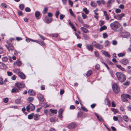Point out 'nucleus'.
Wrapping results in <instances>:
<instances>
[{
	"label": "nucleus",
	"mask_w": 131,
	"mask_h": 131,
	"mask_svg": "<svg viewBox=\"0 0 131 131\" xmlns=\"http://www.w3.org/2000/svg\"><path fill=\"white\" fill-rule=\"evenodd\" d=\"M121 25L117 21H115L110 24L111 29L115 31H121L123 30V28L121 27Z\"/></svg>",
	"instance_id": "nucleus-1"
},
{
	"label": "nucleus",
	"mask_w": 131,
	"mask_h": 131,
	"mask_svg": "<svg viewBox=\"0 0 131 131\" xmlns=\"http://www.w3.org/2000/svg\"><path fill=\"white\" fill-rule=\"evenodd\" d=\"M116 75L118 80L121 82H123L126 79V77L122 73L117 72L116 73Z\"/></svg>",
	"instance_id": "nucleus-2"
},
{
	"label": "nucleus",
	"mask_w": 131,
	"mask_h": 131,
	"mask_svg": "<svg viewBox=\"0 0 131 131\" xmlns=\"http://www.w3.org/2000/svg\"><path fill=\"white\" fill-rule=\"evenodd\" d=\"M7 42L8 46L6 45V47L10 52H12L14 50V48L13 45L12 41L11 40L8 41Z\"/></svg>",
	"instance_id": "nucleus-3"
},
{
	"label": "nucleus",
	"mask_w": 131,
	"mask_h": 131,
	"mask_svg": "<svg viewBox=\"0 0 131 131\" xmlns=\"http://www.w3.org/2000/svg\"><path fill=\"white\" fill-rule=\"evenodd\" d=\"M112 88L114 92L115 93H117L119 91L120 88L118 85L114 83L112 85Z\"/></svg>",
	"instance_id": "nucleus-4"
},
{
	"label": "nucleus",
	"mask_w": 131,
	"mask_h": 131,
	"mask_svg": "<svg viewBox=\"0 0 131 131\" xmlns=\"http://www.w3.org/2000/svg\"><path fill=\"white\" fill-rule=\"evenodd\" d=\"M35 106L32 104L30 103L26 107V109L27 112H29L30 110L33 111L35 109Z\"/></svg>",
	"instance_id": "nucleus-5"
},
{
	"label": "nucleus",
	"mask_w": 131,
	"mask_h": 131,
	"mask_svg": "<svg viewBox=\"0 0 131 131\" xmlns=\"http://www.w3.org/2000/svg\"><path fill=\"white\" fill-rule=\"evenodd\" d=\"M119 33L120 36L123 37H129L130 34L129 32L126 31H121Z\"/></svg>",
	"instance_id": "nucleus-6"
},
{
	"label": "nucleus",
	"mask_w": 131,
	"mask_h": 131,
	"mask_svg": "<svg viewBox=\"0 0 131 131\" xmlns=\"http://www.w3.org/2000/svg\"><path fill=\"white\" fill-rule=\"evenodd\" d=\"M15 86L18 88V89H19L20 88H24L25 86V85L24 83L18 82L16 83L15 84Z\"/></svg>",
	"instance_id": "nucleus-7"
},
{
	"label": "nucleus",
	"mask_w": 131,
	"mask_h": 131,
	"mask_svg": "<svg viewBox=\"0 0 131 131\" xmlns=\"http://www.w3.org/2000/svg\"><path fill=\"white\" fill-rule=\"evenodd\" d=\"M125 14L123 13H122L120 14H117L114 16V18L120 20L122 17L124 16Z\"/></svg>",
	"instance_id": "nucleus-8"
},
{
	"label": "nucleus",
	"mask_w": 131,
	"mask_h": 131,
	"mask_svg": "<svg viewBox=\"0 0 131 131\" xmlns=\"http://www.w3.org/2000/svg\"><path fill=\"white\" fill-rule=\"evenodd\" d=\"M38 98L39 101L41 102H43L44 100V98L43 95L41 94H38Z\"/></svg>",
	"instance_id": "nucleus-9"
},
{
	"label": "nucleus",
	"mask_w": 131,
	"mask_h": 131,
	"mask_svg": "<svg viewBox=\"0 0 131 131\" xmlns=\"http://www.w3.org/2000/svg\"><path fill=\"white\" fill-rule=\"evenodd\" d=\"M86 48L89 51H92L93 49V46L91 44H87L86 45Z\"/></svg>",
	"instance_id": "nucleus-10"
},
{
	"label": "nucleus",
	"mask_w": 131,
	"mask_h": 131,
	"mask_svg": "<svg viewBox=\"0 0 131 131\" xmlns=\"http://www.w3.org/2000/svg\"><path fill=\"white\" fill-rule=\"evenodd\" d=\"M52 19V18H49L48 17L46 16L45 18V22L47 24H49L51 22Z\"/></svg>",
	"instance_id": "nucleus-11"
},
{
	"label": "nucleus",
	"mask_w": 131,
	"mask_h": 131,
	"mask_svg": "<svg viewBox=\"0 0 131 131\" xmlns=\"http://www.w3.org/2000/svg\"><path fill=\"white\" fill-rule=\"evenodd\" d=\"M7 66L4 63L0 62V68L2 69H5L7 68Z\"/></svg>",
	"instance_id": "nucleus-12"
},
{
	"label": "nucleus",
	"mask_w": 131,
	"mask_h": 131,
	"mask_svg": "<svg viewBox=\"0 0 131 131\" xmlns=\"http://www.w3.org/2000/svg\"><path fill=\"white\" fill-rule=\"evenodd\" d=\"M76 126V124L74 123H71L69 124L68 127L69 129H72L75 128Z\"/></svg>",
	"instance_id": "nucleus-13"
},
{
	"label": "nucleus",
	"mask_w": 131,
	"mask_h": 131,
	"mask_svg": "<svg viewBox=\"0 0 131 131\" xmlns=\"http://www.w3.org/2000/svg\"><path fill=\"white\" fill-rule=\"evenodd\" d=\"M40 118V115L36 114L34 115V119L35 121H38L39 119Z\"/></svg>",
	"instance_id": "nucleus-14"
},
{
	"label": "nucleus",
	"mask_w": 131,
	"mask_h": 131,
	"mask_svg": "<svg viewBox=\"0 0 131 131\" xmlns=\"http://www.w3.org/2000/svg\"><path fill=\"white\" fill-rule=\"evenodd\" d=\"M18 75L22 79H24L26 78L25 75L21 72L18 73Z\"/></svg>",
	"instance_id": "nucleus-15"
},
{
	"label": "nucleus",
	"mask_w": 131,
	"mask_h": 131,
	"mask_svg": "<svg viewBox=\"0 0 131 131\" xmlns=\"http://www.w3.org/2000/svg\"><path fill=\"white\" fill-rule=\"evenodd\" d=\"M115 2L114 0H109L107 3V7H111V5Z\"/></svg>",
	"instance_id": "nucleus-16"
},
{
	"label": "nucleus",
	"mask_w": 131,
	"mask_h": 131,
	"mask_svg": "<svg viewBox=\"0 0 131 131\" xmlns=\"http://www.w3.org/2000/svg\"><path fill=\"white\" fill-rule=\"evenodd\" d=\"M121 63L124 65H126L128 64L129 62L128 60L126 59H123L122 60Z\"/></svg>",
	"instance_id": "nucleus-17"
},
{
	"label": "nucleus",
	"mask_w": 131,
	"mask_h": 131,
	"mask_svg": "<svg viewBox=\"0 0 131 131\" xmlns=\"http://www.w3.org/2000/svg\"><path fill=\"white\" fill-rule=\"evenodd\" d=\"M103 15L105 16L106 19L107 20H108L110 18L108 14H107V12L106 11H104Z\"/></svg>",
	"instance_id": "nucleus-18"
},
{
	"label": "nucleus",
	"mask_w": 131,
	"mask_h": 131,
	"mask_svg": "<svg viewBox=\"0 0 131 131\" xmlns=\"http://www.w3.org/2000/svg\"><path fill=\"white\" fill-rule=\"evenodd\" d=\"M86 114L84 112H80L78 113L77 116L78 117H80L83 116H85Z\"/></svg>",
	"instance_id": "nucleus-19"
},
{
	"label": "nucleus",
	"mask_w": 131,
	"mask_h": 131,
	"mask_svg": "<svg viewBox=\"0 0 131 131\" xmlns=\"http://www.w3.org/2000/svg\"><path fill=\"white\" fill-rule=\"evenodd\" d=\"M95 47L98 49H101L103 48V46L102 45L97 43L95 45Z\"/></svg>",
	"instance_id": "nucleus-20"
},
{
	"label": "nucleus",
	"mask_w": 131,
	"mask_h": 131,
	"mask_svg": "<svg viewBox=\"0 0 131 131\" xmlns=\"http://www.w3.org/2000/svg\"><path fill=\"white\" fill-rule=\"evenodd\" d=\"M102 52L103 53V54H104L105 56H106L108 58H110V55L109 54V53L107 52L104 51L103 50H102Z\"/></svg>",
	"instance_id": "nucleus-21"
},
{
	"label": "nucleus",
	"mask_w": 131,
	"mask_h": 131,
	"mask_svg": "<svg viewBox=\"0 0 131 131\" xmlns=\"http://www.w3.org/2000/svg\"><path fill=\"white\" fill-rule=\"evenodd\" d=\"M28 93L30 95L33 96L35 95L36 94L35 92L31 90H29L28 91Z\"/></svg>",
	"instance_id": "nucleus-22"
},
{
	"label": "nucleus",
	"mask_w": 131,
	"mask_h": 131,
	"mask_svg": "<svg viewBox=\"0 0 131 131\" xmlns=\"http://www.w3.org/2000/svg\"><path fill=\"white\" fill-rule=\"evenodd\" d=\"M80 29L84 33H88L89 31V30L87 29L84 27H81L80 28Z\"/></svg>",
	"instance_id": "nucleus-23"
},
{
	"label": "nucleus",
	"mask_w": 131,
	"mask_h": 131,
	"mask_svg": "<svg viewBox=\"0 0 131 131\" xmlns=\"http://www.w3.org/2000/svg\"><path fill=\"white\" fill-rule=\"evenodd\" d=\"M122 98V101L123 102H126L128 101L127 100V98H126L125 96V95H122L121 96Z\"/></svg>",
	"instance_id": "nucleus-24"
},
{
	"label": "nucleus",
	"mask_w": 131,
	"mask_h": 131,
	"mask_svg": "<svg viewBox=\"0 0 131 131\" xmlns=\"http://www.w3.org/2000/svg\"><path fill=\"white\" fill-rule=\"evenodd\" d=\"M18 91H19L18 89L15 88L12 89L11 90V92L12 93L18 92Z\"/></svg>",
	"instance_id": "nucleus-25"
},
{
	"label": "nucleus",
	"mask_w": 131,
	"mask_h": 131,
	"mask_svg": "<svg viewBox=\"0 0 131 131\" xmlns=\"http://www.w3.org/2000/svg\"><path fill=\"white\" fill-rule=\"evenodd\" d=\"M34 114L32 113L28 115V118L29 119H31L34 118Z\"/></svg>",
	"instance_id": "nucleus-26"
},
{
	"label": "nucleus",
	"mask_w": 131,
	"mask_h": 131,
	"mask_svg": "<svg viewBox=\"0 0 131 131\" xmlns=\"http://www.w3.org/2000/svg\"><path fill=\"white\" fill-rule=\"evenodd\" d=\"M105 103H106V104L108 105L109 107L110 106L111 103L110 100L107 99H106L105 100Z\"/></svg>",
	"instance_id": "nucleus-27"
},
{
	"label": "nucleus",
	"mask_w": 131,
	"mask_h": 131,
	"mask_svg": "<svg viewBox=\"0 0 131 131\" xmlns=\"http://www.w3.org/2000/svg\"><path fill=\"white\" fill-rule=\"evenodd\" d=\"M123 119L126 122H128V117L126 115L123 116Z\"/></svg>",
	"instance_id": "nucleus-28"
},
{
	"label": "nucleus",
	"mask_w": 131,
	"mask_h": 131,
	"mask_svg": "<svg viewBox=\"0 0 131 131\" xmlns=\"http://www.w3.org/2000/svg\"><path fill=\"white\" fill-rule=\"evenodd\" d=\"M83 38L85 40H88L89 38V36L87 34H83Z\"/></svg>",
	"instance_id": "nucleus-29"
},
{
	"label": "nucleus",
	"mask_w": 131,
	"mask_h": 131,
	"mask_svg": "<svg viewBox=\"0 0 131 131\" xmlns=\"http://www.w3.org/2000/svg\"><path fill=\"white\" fill-rule=\"evenodd\" d=\"M116 66L119 69H120L122 71H125V69L122 67L121 65L117 64Z\"/></svg>",
	"instance_id": "nucleus-30"
},
{
	"label": "nucleus",
	"mask_w": 131,
	"mask_h": 131,
	"mask_svg": "<svg viewBox=\"0 0 131 131\" xmlns=\"http://www.w3.org/2000/svg\"><path fill=\"white\" fill-rule=\"evenodd\" d=\"M106 29V26H103L100 28V31H101L103 30Z\"/></svg>",
	"instance_id": "nucleus-31"
},
{
	"label": "nucleus",
	"mask_w": 131,
	"mask_h": 131,
	"mask_svg": "<svg viewBox=\"0 0 131 131\" xmlns=\"http://www.w3.org/2000/svg\"><path fill=\"white\" fill-rule=\"evenodd\" d=\"M50 111L52 113L56 114L57 112V111L56 110L50 109Z\"/></svg>",
	"instance_id": "nucleus-32"
},
{
	"label": "nucleus",
	"mask_w": 131,
	"mask_h": 131,
	"mask_svg": "<svg viewBox=\"0 0 131 131\" xmlns=\"http://www.w3.org/2000/svg\"><path fill=\"white\" fill-rule=\"evenodd\" d=\"M111 110L114 112V114H115L118 112L117 110L114 108H111Z\"/></svg>",
	"instance_id": "nucleus-33"
},
{
	"label": "nucleus",
	"mask_w": 131,
	"mask_h": 131,
	"mask_svg": "<svg viewBox=\"0 0 131 131\" xmlns=\"http://www.w3.org/2000/svg\"><path fill=\"white\" fill-rule=\"evenodd\" d=\"M91 5L93 7H95L96 6V3L93 1H92L91 2Z\"/></svg>",
	"instance_id": "nucleus-34"
},
{
	"label": "nucleus",
	"mask_w": 131,
	"mask_h": 131,
	"mask_svg": "<svg viewBox=\"0 0 131 131\" xmlns=\"http://www.w3.org/2000/svg\"><path fill=\"white\" fill-rule=\"evenodd\" d=\"M16 64L18 66H20L21 64V63L20 61L18 59L16 61Z\"/></svg>",
	"instance_id": "nucleus-35"
},
{
	"label": "nucleus",
	"mask_w": 131,
	"mask_h": 131,
	"mask_svg": "<svg viewBox=\"0 0 131 131\" xmlns=\"http://www.w3.org/2000/svg\"><path fill=\"white\" fill-rule=\"evenodd\" d=\"M48 10V8L47 7H45L42 11V13L43 14H45L47 13Z\"/></svg>",
	"instance_id": "nucleus-36"
},
{
	"label": "nucleus",
	"mask_w": 131,
	"mask_h": 131,
	"mask_svg": "<svg viewBox=\"0 0 131 131\" xmlns=\"http://www.w3.org/2000/svg\"><path fill=\"white\" fill-rule=\"evenodd\" d=\"M83 11L85 12V13L86 14H88L89 13V11L86 7H84L83 8Z\"/></svg>",
	"instance_id": "nucleus-37"
},
{
	"label": "nucleus",
	"mask_w": 131,
	"mask_h": 131,
	"mask_svg": "<svg viewBox=\"0 0 131 131\" xmlns=\"http://www.w3.org/2000/svg\"><path fill=\"white\" fill-rule=\"evenodd\" d=\"M40 14V13L39 12L37 11L35 13V16L36 17H38L39 16Z\"/></svg>",
	"instance_id": "nucleus-38"
},
{
	"label": "nucleus",
	"mask_w": 131,
	"mask_h": 131,
	"mask_svg": "<svg viewBox=\"0 0 131 131\" xmlns=\"http://www.w3.org/2000/svg\"><path fill=\"white\" fill-rule=\"evenodd\" d=\"M19 8L21 10H23L24 7V5L23 4H20L19 6Z\"/></svg>",
	"instance_id": "nucleus-39"
},
{
	"label": "nucleus",
	"mask_w": 131,
	"mask_h": 131,
	"mask_svg": "<svg viewBox=\"0 0 131 131\" xmlns=\"http://www.w3.org/2000/svg\"><path fill=\"white\" fill-rule=\"evenodd\" d=\"M2 60L4 62H6L8 60V58L7 57H4L2 58Z\"/></svg>",
	"instance_id": "nucleus-40"
},
{
	"label": "nucleus",
	"mask_w": 131,
	"mask_h": 131,
	"mask_svg": "<svg viewBox=\"0 0 131 131\" xmlns=\"http://www.w3.org/2000/svg\"><path fill=\"white\" fill-rule=\"evenodd\" d=\"M43 107H49V105L46 103H44L42 105Z\"/></svg>",
	"instance_id": "nucleus-41"
},
{
	"label": "nucleus",
	"mask_w": 131,
	"mask_h": 131,
	"mask_svg": "<svg viewBox=\"0 0 131 131\" xmlns=\"http://www.w3.org/2000/svg\"><path fill=\"white\" fill-rule=\"evenodd\" d=\"M60 14V12L59 11H57L56 12L55 14L56 17L57 18H58L59 17V15Z\"/></svg>",
	"instance_id": "nucleus-42"
},
{
	"label": "nucleus",
	"mask_w": 131,
	"mask_h": 131,
	"mask_svg": "<svg viewBox=\"0 0 131 131\" xmlns=\"http://www.w3.org/2000/svg\"><path fill=\"white\" fill-rule=\"evenodd\" d=\"M16 103L18 104H20L21 102L20 99H17L15 100Z\"/></svg>",
	"instance_id": "nucleus-43"
},
{
	"label": "nucleus",
	"mask_w": 131,
	"mask_h": 131,
	"mask_svg": "<svg viewBox=\"0 0 131 131\" xmlns=\"http://www.w3.org/2000/svg\"><path fill=\"white\" fill-rule=\"evenodd\" d=\"M105 22L103 20H101L99 21V25L100 26H102L104 24Z\"/></svg>",
	"instance_id": "nucleus-44"
},
{
	"label": "nucleus",
	"mask_w": 131,
	"mask_h": 131,
	"mask_svg": "<svg viewBox=\"0 0 131 131\" xmlns=\"http://www.w3.org/2000/svg\"><path fill=\"white\" fill-rule=\"evenodd\" d=\"M94 53L95 56L98 57V58L99 59V53L97 51H95L94 52Z\"/></svg>",
	"instance_id": "nucleus-45"
},
{
	"label": "nucleus",
	"mask_w": 131,
	"mask_h": 131,
	"mask_svg": "<svg viewBox=\"0 0 131 131\" xmlns=\"http://www.w3.org/2000/svg\"><path fill=\"white\" fill-rule=\"evenodd\" d=\"M92 73V72L91 70H90L88 71L86 74V75L87 76H90Z\"/></svg>",
	"instance_id": "nucleus-46"
},
{
	"label": "nucleus",
	"mask_w": 131,
	"mask_h": 131,
	"mask_svg": "<svg viewBox=\"0 0 131 131\" xmlns=\"http://www.w3.org/2000/svg\"><path fill=\"white\" fill-rule=\"evenodd\" d=\"M14 71L15 73H17L18 74V73L19 72H20L19 69H15L14 70Z\"/></svg>",
	"instance_id": "nucleus-47"
},
{
	"label": "nucleus",
	"mask_w": 131,
	"mask_h": 131,
	"mask_svg": "<svg viewBox=\"0 0 131 131\" xmlns=\"http://www.w3.org/2000/svg\"><path fill=\"white\" fill-rule=\"evenodd\" d=\"M109 41L108 40L106 41L105 42V46H107L109 45Z\"/></svg>",
	"instance_id": "nucleus-48"
},
{
	"label": "nucleus",
	"mask_w": 131,
	"mask_h": 131,
	"mask_svg": "<svg viewBox=\"0 0 131 131\" xmlns=\"http://www.w3.org/2000/svg\"><path fill=\"white\" fill-rule=\"evenodd\" d=\"M1 6L5 8H6L7 7V6L6 5L5 3H2L1 4Z\"/></svg>",
	"instance_id": "nucleus-49"
},
{
	"label": "nucleus",
	"mask_w": 131,
	"mask_h": 131,
	"mask_svg": "<svg viewBox=\"0 0 131 131\" xmlns=\"http://www.w3.org/2000/svg\"><path fill=\"white\" fill-rule=\"evenodd\" d=\"M97 118L100 121L102 122L103 121V119L102 117L101 116H99Z\"/></svg>",
	"instance_id": "nucleus-50"
},
{
	"label": "nucleus",
	"mask_w": 131,
	"mask_h": 131,
	"mask_svg": "<svg viewBox=\"0 0 131 131\" xmlns=\"http://www.w3.org/2000/svg\"><path fill=\"white\" fill-rule=\"evenodd\" d=\"M65 15L63 14H60V19L61 20H62L64 17Z\"/></svg>",
	"instance_id": "nucleus-51"
},
{
	"label": "nucleus",
	"mask_w": 131,
	"mask_h": 131,
	"mask_svg": "<svg viewBox=\"0 0 131 131\" xmlns=\"http://www.w3.org/2000/svg\"><path fill=\"white\" fill-rule=\"evenodd\" d=\"M82 15L83 19H84L87 17V16L83 13L82 14Z\"/></svg>",
	"instance_id": "nucleus-52"
},
{
	"label": "nucleus",
	"mask_w": 131,
	"mask_h": 131,
	"mask_svg": "<svg viewBox=\"0 0 131 131\" xmlns=\"http://www.w3.org/2000/svg\"><path fill=\"white\" fill-rule=\"evenodd\" d=\"M125 96L126 97V98H129V99H131V96L130 95H129L128 94H125Z\"/></svg>",
	"instance_id": "nucleus-53"
},
{
	"label": "nucleus",
	"mask_w": 131,
	"mask_h": 131,
	"mask_svg": "<svg viewBox=\"0 0 131 131\" xmlns=\"http://www.w3.org/2000/svg\"><path fill=\"white\" fill-rule=\"evenodd\" d=\"M28 100L29 102H31L33 101L34 98L33 97H29L28 98Z\"/></svg>",
	"instance_id": "nucleus-54"
},
{
	"label": "nucleus",
	"mask_w": 131,
	"mask_h": 131,
	"mask_svg": "<svg viewBox=\"0 0 131 131\" xmlns=\"http://www.w3.org/2000/svg\"><path fill=\"white\" fill-rule=\"evenodd\" d=\"M25 11L26 12H30L31 11L29 7H26L25 9Z\"/></svg>",
	"instance_id": "nucleus-55"
},
{
	"label": "nucleus",
	"mask_w": 131,
	"mask_h": 131,
	"mask_svg": "<svg viewBox=\"0 0 131 131\" xmlns=\"http://www.w3.org/2000/svg\"><path fill=\"white\" fill-rule=\"evenodd\" d=\"M103 37L104 38H105L107 37V34L106 33H103Z\"/></svg>",
	"instance_id": "nucleus-56"
},
{
	"label": "nucleus",
	"mask_w": 131,
	"mask_h": 131,
	"mask_svg": "<svg viewBox=\"0 0 131 131\" xmlns=\"http://www.w3.org/2000/svg\"><path fill=\"white\" fill-rule=\"evenodd\" d=\"M7 74L8 76H10L12 75L13 74L12 72H10L9 71H8L7 72Z\"/></svg>",
	"instance_id": "nucleus-57"
},
{
	"label": "nucleus",
	"mask_w": 131,
	"mask_h": 131,
	"mask_svg": "<svg viewBox=\"0 0 131 131\" xmlns=\"http://www.w3.org/2000/svg\"><path fill=\"white\" fill-rule=\"evenodd\" d=\"M115 12L117 13H119L121 12V10L119 9H116Z\"/></svg>",
	"instance_id": "nucleus-58"
},
{
	"label": "nucleus",
	"mask_w": 131,
	"mask_h": 131,
	"mask_svg": "<svg viewBox=\"0 0 131 131\" xmlns=\"http://www.w3.org/2000/svg\"><path fill=\"white\" fill-rule=\"evenodd\" d=\"M81 108L83 111L85 112H87L88 111V110L84 107H81Z\"/></svg>",
	"instance_id": "nucleus-59"
},
{
	"label": "nucleus",
	"mask_w": 131,
	"mask_h": 131,
	"mask_svg": "<svg viewBox=\"0 0 131 131\" xmlns=\"http://www.w3.org/2000/svg\"><path fill=\"white\" fill-rule=\"evenodd\" d=\"M31 41L34 42H36V43H38L39 44H41L39 42V41L37 40H33V39H31Z\"/></svg>",
	"instance_id": "nucleus-60"
},
{
	"label": "nucleus",
	"mask_w": 131,
	"mask_h": 131,
	"mask_svg": "<svg viewBox=\"0 0 131 131\" xmlns=\"http://www.w3.org/2000/svg\"><path fill=\"white\" fill-rule=\"evenodd\" d=\"M8 99L7 98H4L3 100V101L5 103H7L8 102Z\"/></svg>",
	"instance_id": "nucleus-61"
},
{
	"label": "nucleus",
	"mask_w": 131,
	"mask_h": 131,
	"mask_svg": "<svg viewBox=\"0 0 131 131\" xmlns=\"http://www.w3.org/2000/svg\"><path fill=\"white\" fill-rule=\"evenodd\" d=\"M3 81L2 78L0 77V84L3 85Z\"/></svg>",
	"instance_id": "nucleus-62"
},
{
	"label": "nucleus",
	"mask_w": 131,
	"mask_h": 131,
	"mask_svg": "<svg viewBox=\"0 0 131 131\" xmlns=\"http://www.w3.org/2000/svg\"><path fill=\"white\" fill-rule=\"evenodd\" d=\"M100 67V65L98 64H97L95 66V69H96L98 70L99 68Z\"/></svg>",
	"instance_id": "nucleus-63"
},
{
	"label": "nucleus",
	"mask_w": 131,
	"mask_h": 131,
	"mask_svg": "<svg viewBox=\"0 0 131 131\" xmlns=\"http://www.w3.org/2000/svg\"><path fill=\"white\" fill-rule=\"evenodd\" d=\"M58 34H52L51 35V36L52 37H57L58 36Z\"/></svg>",
	"instance_id": "nucleus-64"
}]
</instances>
